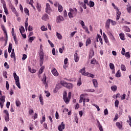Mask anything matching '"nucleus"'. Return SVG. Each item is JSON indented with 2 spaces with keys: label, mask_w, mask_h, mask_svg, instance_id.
Wrapping results in <instances>:
<instances>
[{
  "label": "nucleus",
  "mask_w": 131,
  "mask_h": 131,
  "mask_svg": "<svg viewBox=\"0 0 131 131\" xmlns=\"http://www.w3.org/2000/svg\"><path fill=\"white\" fill-rule=\"evenodd\" d=\"M39 56L40 57V66H42L43 64V58L45 57V53H43V49H42V45H40V50Z\"/></svg>",
  "instance_id": "1"
},
{
  "label": "nucleus",
  "mask_w": 131,
  "mask_h": 131,
  "mask_svg": "<svg viewBox=\"0 0 131 131\" xmlns=\"http://www.w3.org/2000/svg\"><path fill=\"white\" fill-rule=\"evenodd\" d=\"M120 38L121 40H125V38H124V33H120L119 34Z\"/></svg>",
  "instance_id": "26"
},
{
  "label": "nucleus",
  "mask_w": 131,
  "mask_h": 131,
  "mask_svg": "<svg viewBox=\"0 0 131 131\" xmlns=\"http://www.w3.org/2000/svg\"><path fill=\"white\" fill-rule=\"evenodd\" d=\"M94 55H95V52L94 51V50H92V51L90 53L89 59H92V58H93Z\"/></svg>",
  "instance_id": "23"
},
{
  "label": "nucleus",
  "mask_w": 131,
  "mask_h": 131,
  "mask_svg": "<svg viewBox=\"0 0 131 131\" xmlns=\"http://www.w3.org/2000/svg\"><path fill=\"white\" fill-rule=\"evenodd\" d=\"M3 7L4 9V12L6 15H9V12L8 11V9H7V6L6 5V4L4 3L3 5Z\"/></svg>",
  "instance_id": "12"
},
{
  "label": "nucleus",
  "mask_w": 131,
  "mask_h": 131,
  "mask_svg": "<svg viewBox=\"0 0 131 131\" xmlns=\"http://www.w3.org/2000/svg\"><path fill=\"white\" fill-rule=\"evenodd\" d=\"M64 20V18L63 16L59 15V16H57L56 18V23H61V21Z\"/></svg>",
  "instance_id": "9"
},
{
  "label": "nucleus",
  "mask_w": 131,
  "mask_h": 131,
  "mask_svg": "<svg viewBox=\"0 0 131 131\" xmlns=\"http://www.w3.org/2000/svg\"><path fill=\"white\" fill-rule=\"evenodd\" d=\"M45 94H47L46 97H49V96H51V93L49 92L48 91H45Z\"/></svg>",
  "instance_id": "62"
},
{
  "label": "nucleus",
  "mask_w": 131,
  "mask_h": 131,
  "mask_svg": "<svg viewBox=\"0 0 131 131\" xmlns=\"http://www.w3.org/2000/svg\"><path fill=\"white\" fill-rule=\"evenodd\" d=\"M119 117H118V114H116L115 116V118H114V121H116L117 119H118Z\"/></svg>",
  "instance_id": "59"
},
{
  "label": "nucleus",
  "mask_w": 131,
  "mask_h": 131,
  "mask_svg": "<svg viewBox=\"0 0 131 131\" xmlns=\"http://www.w3.org/2000/svg\"><path fill=\"white\" fill-rule=\"evenodd\" d=\"M104 115H108V109L105 108L104 111Z\"/></svg>",
  "instance_id": "61"
},
{
  "label": "nucleus",
  "mask_w": 131,
  "mask_h": 131,
  "mask_svg": "<svg viewBox=\"0 0 131 131\" xmlns=\"http://www.w3.org/2000/svg\"><path fill=\"white\" fill-rule=\"evenodd\" d=\"M91 43H92V40H91V38L87 39L85 42L86 47H88V46L91 45Z\"/></svg>",
  "instance_id": "22"
},
{
  "label": "nucleus",
  "mask_w": 131,
  "mask_h": 131,
  "mask_svg": "<svg viewBox=\"0 0 131 131\" xmlns=\"http://www.w3.org/2000/svg\"><path fill=\"white\" fill-rule=\"evenodd\" d=\"M42 81L43 84H46V83H47V77H46V75H44V77L42 79Z\"/></svg>",
  "instance_id": "35"
},
{
  "label": "nucleus",
  "mask_w": 131,
  "mask_h": 131,
  "mask_svg": "<svg viewBox=\"0 0 131 131\" xmlns=\"http://www.w3.org/2000/svg\"><path fill=\"white\" fill-rule=\"evenodd\" d=\"M121 15V12L119 10L117 11V18L116 20L118 21L119 18H120V15Z\"/></svg>",
  "instance_id": "19"
},
{
  "label": "nucleus",
  "mask_w": 131,
  "mask_h": 131,
  "mask_svg": "<svg viewBox=\"0 0 131 131\" xmlns=\"http://www.w3.org/2000/svg\"><path fill=\"white\" fill-rule=\"evenodd\" d=\"M79 72L81 73L82 75H86V74L85 73V68H83V69H81Z\"/></svg>",
  "instance_id": "17"
},
{
  "label": "nucleus",
  "mask_w": 131,
  "mask_h": 131,
  "mask_svg": "<svg viewBox=\"0 0 131 131\" xmlns=\"http://www.w3.org/2000/svg\"><path fill=\"white\" fill-rule=\"evenodd\" d=\"M6 88L7 91H9V89H10V85L9 84V82L8 81H6Z\"/></svg>",
  "instance_id": "49"
},
{
  "label": "nucleus",
  "mask_w": 131,
  "mask_h": 131,
  "mask_svg": "<svg viewBox=\"0 0 131 131\" xmlns=\"http://www.w3.org/2000/svg\"><path fill=\"white\" fill-rule=\"evenodd\" d=\"M110 68L112 70H113L115 68V67L114 66V64L112 63H110Z\"/></svg>",
  "instance_id": "41"
},
{
  "label": "nucleus",
  "mask_w": 131,
  "mask_h": 131,
  "mask_svg": "<svg viewBox=\"0 0 131 131\" xmlns=\"http://www.w3.org/2000/svg\"><path fill=\"white\" fill-rule=\"evenodd\" d=\"M20 33H23V32H25V29H24V27L21 26L20 28H19Z\"/></svg>",
  "instance_id": "30"
},
{
  "label": "nucleus",
  "mask_w": 131,
  "mask_h": 131,
  "mask_svg": "<svg viewBox=\"0 0 131 131\" xmlns=\"http://www.w3.org/2000/svg\"><path fill=\"white\" fill-rule=\"evenodd\" d=\"M3 76L4 77H5V78H8V73L7 71L3 72Z\"/></svg>",
  "instance_id": "47"
},
{
  "label": "nucleus",
  "mask_w": 131,
  "mask_h": 131,
  "mask_svg": "<svg viewBox=\"0 0 131 131\" xmlns=\"http://www.w3.org/2000/svg\"><path fill=\"white\" fill-rule=\"evenodd\" d=\"M9 120L10 118L9 117V116H5V121H6V122H8V121H9Z\"/></svg>",
  "instance_id": "64"
},
{
  "label": "nucleus",
  "mask_w": 131,
  "mask_h": 131,
  "mask_svg": "<svg viewBox=\"0 0 131 131\" xmlns=\"http://www.w3.org/2000/svg\"><path fill=\"white\" fill-rule=\"evenodd\" d=\"M10 57L11 58H14V61H16V55H15V53H11Z\"/></svg>",
  "instance_id": "45"
},
{
  "label": "nucleus",
  "mask_w": 131,
  "mask_h": 131,
  "mask_svg": "<svg viewBox=\"0 0 131 131\" xmlns=\"http://www.w3.org/2000/svg\"><path fill=\"white\" fill-rule=\"evenodd\" d=\"M82 28L84 29L85 32H87V33H88V34H90V32L89 31V28H88V27L84 26V27H83Z\"/></svg>",
  "instance_id": "39"
},
{
  "label": "nucleus",
  "mask_w": 131,
  "mask_h": 131,
  "mask_svg": "<svg viewBox=\"0 0 131 131\" xmlns=\"http://www.w3.org/2000/svg\"><path fill=\"white\" fill-rule=\"evenodd\" d=\"M39 101L41 105H43V98L41 94L39 95Z\"/></svg>",
  "instance_id": "21"
},
{
  "label": "nucleus",
  "mask_w": 131,
  "mask_h": 131,
  "mask_svg": "<svg viewBox=\"0 0 131 131\" xmlns=\"http://www.w3.org/2000/svg\"><path fill=\"white\" fill-rule=\"evenodd\" d=\"M94 88H98V81L96 79L92 80Z\"/></svg>",
  "instance_id": "14"
},
{
  "label": "nucleus",
  "mask_w": 131,
  "mask_h": 131,
  "mask_svg": "<svg viewBox=\"0 0 131 131\" xmlns=\"http://www.w3.org/2000/svg\"><path fill=\"white\" fill-rule=\"evenodd\" d=\"M85 102H90V99L87 98H83V106H85Z\"/></svg>",
  "instance_id": "31"
},
{
  "label": "nucleus",
  "mask_w": 131,
  "mask_h": 131,
  "mask_svg": "<svg viewBox=\"0 0 131 131\" xmlns=\"http://www.w3.org/2000/svg\"><path fill=\"white\" fill-rule=\"evenodd\" d=\"M98 127L100 131H103V127L102 126V125L100 124V122L98 121Z\"/></svg>",
  "instance_id": "38"
},
{
  "label": "nucleus",
  "mask_w": 131,
  "mask_h": 131,
  "mask_svg": "<svg viewBox=\"0 0 131 131\" xmlns=\"http://www.w3.org/2000/svg\"><path fill=\"white\" fill-rule=\"evenodd\" d=\"M69 11L68 16L70 19H72V18H74L77 15V9L76 8H74L73 9L70 8Z\"/></svg>",
  "instance_id": "2"
},
{
  "label": "nucleus",
  "mask_w": 131,
  "mask_h": 131,
  "mask_svg": "<svg viewBox=\"0 0 131 131\" xmlns=\"http://www.w3.org/2000/svg\"><path fill=\"white\" fill-rule=\"evenodd\" d=\"M29 71H30V72H31V73H35L36 72V70H34V69H31V68H30L29 69Z\"/></svg>",
  "instance_id": "51"
},
{
  "label": "nucleus",
  "mask_w": 131,
  "mask_h": 131,
  "mask_svg": "<svg viewBox=\"0 0 131 131\" xmlns=\"http://www.w3.org/2000/svg\"><path fill=\"white\" fill-rule=\"evenodd\" d=\"M125 57H126L127 58H130V54H129V52H126L125 54Z\"/></svg>",
  "instance_id": "58"
},
{
  "label": "nucleus",
  "mask_w": 131,
  "mask_h": 131,
  "mask_svg": "<svg viewBox=\"0 0 131 131\" xmlns=\"http://www.w3.org/2000/svg\"><path fill=\"white\" fill-rule=\"evenodd\" d=\"M42 20H44V21H47V20H49V15H48V14H45L42 17Z\"/></svg>",
  "instance_id": "20"
},
{
  "label": "nucleus",
  "mask_w": 131,
  "mask_h": 131,
  "mask_svg": "<svg viewBox=\"0 0 131 131\" xmlns=\"http://www.w3.org/2000/svg\"><path fill=\"white\" fill-rule=\"evenodd\" d=\"M97 63V60L95 58H93L91 61V64H93V65H95V64Z\"/></svg>",
  "instance_id": "34"
},
{
  "label": "nucleus",
  "mask_w": 131,
  "mask_h": 131,
  "mask_svg": "<svg viewBox=\"0 0 131 131\" xmlns=\"http://www.w3.org/2000/svg\"><path fill=\"white\" fill-rule=\"evenodd\" d=\"M6 96H0V102H1V103H5V102H6Z\"/></svg>",
  "instance_id": "15"
},
{
  "label": "nucleus",
  "mask_w": 131,
  "mask_h": 131,
  "mask_svg": "<svg viewBox=\"0 0 131 131\" xmlns=\"http://www.w3.org/2000/svg\"><path fill=\"white\" fill-rule=\"evenodd\" d=\"M86 75L88 77H91V78H94L95 77V75L90 73H86Z\"/></svg>",
  "instance_id": "25"
},
{
  "label": "nucleus",
  "mask_w": 131,
  "mask_h": 131,
  "mask_svg": "<svg viewBox=\"0 0 131 131\" xmlns=\"http://www.w3.org/2000/svg\"><path fill=\"white\" fill-rule=\"evenodd\" d=\"M27 58V55L25 54L23 55L22 60L23 61H25V59Z\"/></svg>",
  "instance_id": "53"
},
{
  "label": "nucleus",
  "mask_w": 131,
  "mask_h": 131,
  "mask_svg": "<svg viewBox=\"0 0 131 131\" xmlns=\"http://www.w3.org/2000/svg\"><path fill=\"white\" fill-rule=\"evenodd\" d=\"M111 22L112 23V25H113V26L116 25V24H117L116 21H114L113 20L111 19Z\"/></svg>",
  "instance_id": "60"
},
{
  "label": "nucleus",
  "mask_w": 131,
  "mask_h": 131,
  "mask_svg": "<svg viewBox=\"0 0 131 131\" xmlns=\"http://www.w3.org/2000/svg\"><path fill=\"white\" fill-rule=\"evenodd\" d=\"M111 89L113 92H115L116 90H117V86L116 85H113L111 86Z\"/></svg>",
  "instance_id": "33"
},
{
  "label": "nucleus",
  "mask_w": 131,
  "mask_h": 131,
  "mask_svg": "<svg viewBox=\"0 0 131 131\" xmlns=\"http://www.w3.org/2000/svg\"><path fill=\"white\" fill-rule=\"evenodd\" d=\"M126 10L128 13H131V6H128L127 5Z\"/></svg>",
  "instance_id": "48"
},
{
  "label": "nucleus",
  "mask_w": 131,
  "mask_h": 131,
  "mask_svg": "<svg viewBox=\"0 0 131 131\" xmlns=\"http://www.w3.org/2000/svg\"><path fill=\"white\" fill-rule=\"evenodd\" d=\"M81 80L80 79V78H79V80H78L77 82V86H80L81 85Z\"/></svg>",
  "instance_id": "55"
},
{
  "label": "nucleus",
  "mask_w": 131,
  "mask_h": 131,
  "mask_svg": "<svg viewBox=\"0 0 131 131\" xmlns=\"http://www.w3.org/2000/svg\"><path fill=\"white\" fill-rule=\"evenodd\" d=\"M56 36L57 37V38H58V39H62V38H63L62 35L58 32H56Z\"/></svg>",
  "instance_id": "32"
},
{
  "label": "nucleus",
  "mask_w": 131,
  "mask_h": 131,
  "mask_svg": "<svg viewBox=\"0 0 131 131\" xmlns=\"http://www.w3.org/2000/svg\"><path fill=\"white\" fill-rule=\"evenodd\" d=\"M10 7L13 12V13H16V8H15V6L12 4V3H10Z\"/></svg>",
  "instance_id": "16"
},
{
  "label": "nucleus",
  "mask_w": 131,
  "mask_h": 131,
  "mask_svg": "<svg viewBox=\"0 0 131 131\" xmlns=\"http://www.w3.org/2000/svg\"><path fill=\"white\" fill-rule=\"evenodd\" d=\"M1 28L2 30L4 31V33H7V30H6V28L5 27V26L4 25L1 26Z\"/></svg>",
  "instance_id": "44"
},
{
  "label": "nucleus",
  "mask_w": 131,
  "mask_h": 131,
  "mask_svg": "<svg viewBox=\"0 0 131 131\" xmlns=\"http://www.w3.org/2000/svg\"><path fill=\"white\" fill-rule=\"evenodd\" d=\"M124 31H126V32H130V29L128 28L127 26H124Z\"/></svg>",
  "instance_id": "28"
},
{
  "label": "nucleus",
  "mask_w": 131,
  "mask_h": 131,
  "mask_svg": "<svg viewBox=\"0 0 131 131\" xmlns=\"http://www.w3.org/2000/svg\"><path fill=\"white\" fill-rule=\"evenodd\" d=\"M110 23H111V19H108L105 22V28L106 29H109L110 27Z\"/></svg>",
  "instance_id": "8"
},
{
  "label": "nucleus",
  "mask_w": 131,
  "mask_h": 131,
  "mask_svg": "<svg viewBox=\"0 0 131 131\" xmlns=\"http://www.w3.org/2000/svg\"><path fill=\"white\" fill-rule=\"evenodd\" d=\"M48 42H49V45H50L51 48H54V43H53L51 40H48Z\"/></svg>",
  "instance_id": "56"
},
{
  "label": "nucleus",
  "mask_w": 131,
  "mask_h": 131,
  "mask_svg": "<svg viewBox=\"0 0 131 131\" xmlns=\"http://www.w3.org/2000/svg\"><path fill=\"white\" fill-rule=\"evenodd\" d=\"M46 12L49 15L51 14V7L50 6V4L49 3L46 4Z\"/></svg>",
  "instance_id": "7"
},
{
  "label": "nucleus",
  "mask_w": 131,
  "mask_h": 131,
  "mask_svg": "<svg viewBox=\"0 0 131 131\" xmlns=\"http://www.w3.org/2000/svg\"><path fill=\"white\" fill-rule=\"evenodd\" d=\"M41 29L42 31H46L48 30V29L47 28H46V27H45V26H42L41 27Z\"/></svg>",
  "instance_id": "57"
},
{
  "label": "nucleus",
  "mask_w": 131,
  "mask_h": 131,
  "mask_svg": "<svg viewBox=\"0 0 131 131\" xmlns=\"http://www.w3.org/2000/svg\"><path fill=\"white\" fill-rule=\"evenodd\" d=\"M11 52H12V44L11 43H9L8 47V53H10Z\"/></svg>",
  "instance_id": "36"
},
{
  "label": "nucleus",
  "mask_w": 131,
  "mask_h": 131,
  "mask_svg": "<svg viewBox=\"0 0 131 131\" xmlns=\"http://www.w3.org/2000/svg\"><path fill=\"white\" fill-rule=\"evenodd\" d=\"M118 105H119V101H118V100H116L115 102V107L118 108Z\"/></svg>",
  "instance_id": "40"
},
{
  "label": "nucleus",
  "mask_w": 131,
  "mask_h": 131,
  "mask_svg": "<svg viewBox=\"0 0 131 131\" xmlns=\"http://www.w3.org/2000/svg\"><path fill=\"white\" fill-rule=\"evenodd\" d=\"M116 125L118 127V128H122V123L121 124L119 122H117L116 123Z\"/></svg>",
  "instance_id": "18"
},
{
  "label": "nucleus",
  "mask_w": 131,
  "mask_h": 131,
  "mask_svg": "<svg viewBox=\"0 0 131 131\" xmlns=\"http://www.w3.org/2000/svg\"><path fill=\"white\" fill-rule=\"evenodd\" d=\"M65 129V124L64 122H61L60 125L58 126V129L59 131H63V129Z\"/></svg>",
  "instance_id": "6"
},
{
  "label": "nucleus",
  "mask_w": 131,
  "mask_h": 131,
  "mask_svg": "<svg viewBox=\"0 0 131 131\" xmlns=\"http://www.w3.org/2000/svg\"><path fill=\"white\" fill-rule=\"evenodd\" d=\"M52 73L53 74V75H54V76H58V75H59V74L58 73V72L56 69H54L52 70Z\"/></svg>",
  "instance_id": "13"
},
{
  "label": "nucleus",
  "mask_w": 131,
  "mask_h": 131,
  "mask_svg": "<svg viewBox=\"0 0 131 131\" xmlns=\"http://www.w3.org/2000/svg\"><path fill=\"white\" fill-rule=\"evenodd\" d=\"M15 104L17 107H19V106L21 105V102H20L18 100H17L15 101Z\"/></svg>",
  "instance_id": "46"
},
{
  "label": "nucleus",
  "mask_w": 131,
  "mask_h": 131,
  "mask_svg": "<svg viewBox=\"0 0 131 131\" xmlns=\"http://www.w3.org/2000/svg\"><path fill=\"white\" fill-rule=\"evenodd\" d=\"M63 99L66 104H69V102H70V98L67 97V92L66 91L63 92Z\"/></svg>",
  "instance_id": "5"
},
{
  "label": "nucleus",
  "mask_w": 131,
  "mask_h": 131,
  "mask_svg": "<svg viewBox=\"0 0 131 131\" xmlns=\"http://www.w3.org/2000/svg\"><path fill=\"white\" fill-rule=\"evenodd\" d=\"M60 84L62 85V86H64V88H67V89H69V90L73 88V84H72V83H68L65 81H61Z\"/></svg>",
  "instance_id": "3"
},
{
  "label": "nucleus",
  "mask_w": 131,
  "mask_h": 131,
  "mask_svg": "<svg viewBox=\"0 0 131 131\" xmlns=\"http://www.w3.org/2000/svg\"><path fill=\"white\" fill-rule=\"evenodd\" d=\"M13 77L15 80V84L17 86L18 89H21V85L20 84V79L19 76L17 75L16 73H13Z\"/></svg>",
  "instance_id": "4"
},
{
  "label": "nucleus",
  "mask_w": 131,
  "mask_h": 131,
  "mask_svg": "<svg viewBox=\"0 0 131 131\" xmlns=\"http://www.w3.org/2000/svg\"><path fill=\"white\" fill-rule=\"evenodd\" d=\"M58 11L60 13L62 12V11H63V7H62V5H58Z\"/></svg>",
  "instance_id": "43"
},
{
  "label": "nucleus",
  "mask_w": 131,
  "mask_h": 131,
  "mask_svg": "<svg viewBox=\"0 0 131 131\" xmlns=\"http://www.w3.org/2000/svg\"><path fill=\"white\" fill-rule=\"evenodd\" d=\"M35 38H36L35 36L30 37L29 38V42L31 43V42H32V41H33L35 39Z\"/></svg>",
  "instance_id": "27"
},
{
  "label": "nucleus",
  "mask_w": 131,
  "mask_h": 131,
  "mask_svg": "<svg viewBox=\"0 0 131 131\" xmlns=\"http://www.w3.org/2000/svg\"><path fill=\"white\" fill-rule=\"evenodd\" d=\"M121 54L123 55H125V49L124 48L122 49Z\"/></svg>",
  "instance_id": "63"
},
{
  "label": "nucleus",
  "mask_w": 131,
  "mask_h": 131,
  "mask_svg": "<svg viewBox=\"0 0 131 131\" xmlns=\"http://www.w3.org/2000/svg\"><path fill=\"white\" fill-rule=\"evenodd\" d=\"M64 46H62V48H59V53H60V54H62L63 53V50L64 49Z\"/></svg>",
  "instance_id": "52"
},
{
  "label": "nucleus",
  "mask_w": 131,
  "mask_h": 131,
  "mask_svg": "<svg viewBox=\"0 0 131 131\" xmlns=\"http://www.w3.org/2000/svg\"><path fill=\"white\" fill-rule=\"evenodd\" d=\"M25 27L26 29V31H27V28L28 27V18H27L25 23Z\"/></svg>",
  "instance_id": "24"
},
{
  "label": "nucleus",
  "mask_w": 131,
  "mask_h": 131,
  "mask_svg": "<svg viewBox=\"0 0 131 131\" xmlns=\"http://www.w3.org/2000/svg\"><path fill=\"white\" fill-rule=\"evenodd\" d=\"M121 76V73H120V71H118L116 74V77H120Z\"/></svg>",
  "instance_id": "37"
},
{
  "label": "nucleus",
  "mask_w": 131,
  "mask_h": 131,
  "mask_svg": "<svg viewBox=\"0 0 131 131\" xmlns=\"http://www.w3.org/2000/svg\"><path fill=\"white\" fill-rule=\"evenodd\" d=\"M4 67H5V68H6L7 69H9L10 68V67H9V64H8V62H5L4 63Z\"/></svg>",
  "instance_id": "54"
},
{
  "label": "nucleus",
  "mask_w": 131,
  "mask_h": 131,
  "mask_svg": "<svg viewBox=\"0 0 131 131\" xmlns=\"http://www.w3.org/2000/svg\"><path fill=\"white\" fill-rule=\"evenodd\" d=\"M121 70H122V71H126V68L125 67V66H124V64L121 65Z\"/></svg>",
  "instance_id": "29"
},
{
  "label": "nucleus",
  "mask_w": 131,
  "mask_h": 131,
  "mask_svg": "<svg viewBox=\"0 0 131 131\" xmlns=\"http://www.w3.org/2000/svg\"><path fill=\"white\" fill-rule=\"evenodd\" d=\"M103 38L105 43H107L108 46H111V44L109 42V40L108 39V37H107V35L105 34V33H103Z\"/></svg>",
  "instance_id": "10"
},
{
  "label": "nucleus",
  "mask_w": 131,
  "mask_h": 131,
  "mask_svg": "<svg viewBox=\"0 0 131 131\" xmlns=\"http://www.w3.org/2000/svg\"><path fill=\"white\" fill-rule=\"evenodd\" d=\"M89 5L90 8H92L93 7H94V6H95V3H94V2L93 1H90Z\"/></svg>",
  "instance_id": "42"
},
{
  "label": "nucleus",
  "mask_w": 131,
  "mask_h": 131,
  "mask_svg": "<svg viewBox=\"0 0 131 131\" xmlns=\"http://www.w3.org/2000/svg\"><path fill=\"white\" fill-rule=\"evenodd\" d=\"M4 57L7 59L8 58V50H6L4 52Z\"/></svg>",
  "instance_id": "50"
},
{
  "label": "nucleus",
  "mask_w": 131,
  "mask_h": 131,
  "mask_svg": "<svg viewBox=\"0 0 131 131\" xmlns=\"http://www.w3.org/2000/svg\"><path fill=\"white\" fill-rule=\"evenodd\" d=\"M74 58L75 62H76V63H77V62L79 61V57H78V54H77V53L76 52L74 54Z\"/></svg>",
  "instance_id": "11"
}]
</instances>
